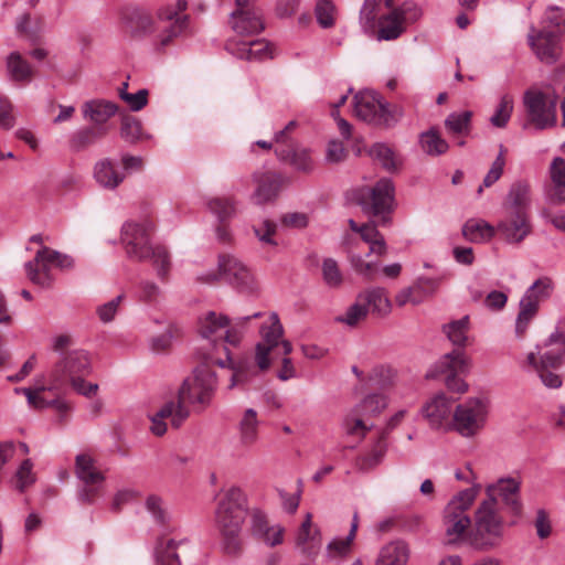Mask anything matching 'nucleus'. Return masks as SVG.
<instances>
[{"label": "nucleus", "instance_id": "nucleus-1", "mask_svg": "<svg viewBox=\"0 0 565 565\" xmlns=\"http://www.w3.org/2000/svg\"><path fill=\"white\" fill-rule=\"evenodd\" d=\"M262 316L260 312H255L250 316L236 318L230 324L226 316L210 311L200 320V334L207 341V345L211 347L204 353L203 359L216 363L220 367L234 370L230 388L248 380L249 366L247 362H241L237 366H234L226 343L232 345L238 344L247 323Z\"/></svg>", "mask_w": 565, "mask_h": 565}, {"label": "nucleus", "instance_id": "nucleus-2", "mask_svg": "<svg viewBox=\"0 0 565 565\" xmlns=\"http://www.w3.org/2000/svg\"><path fill=\"white\" fill-rule=\"evenodd\" d=\"M153 228L148 220L128 221L121 227L120 239L128 258L137 262L151 259L158 277L166 279L171 268L170 255L164 246L151 243Z\"/></svg>", "mask_w": 565, "mask_h": 565}, {"label": "nucleus", "instance_id": "nucleus-3", "mask_svg": "<svg viewBox=\"0 0 565 565\" xmlns=\"http://www.w3.org/2000/svg\"><path fill=\"white\" fill-rule=\"evenodd\" d=\"M247 515V499L238 487H231L221 497L215 510V524L223 537L227 555L237 556L243 545L239 537Z\"/></svg>", "mask_w": 565, "mask_h": 565}, {"label": "nucleus", "instance_id": "nucleus-4", "mask_svg": "<svg viewBox=\"0 0 565 565\" xmlns=\"http://www.w3.org/2000/svg\"><path fill=\"white\" fill-rule=\"evenodd\" d=\"M565 358V318L557 321L554 332L535 352L526 356L527 365L537 373L542 383L548 388H558L563 384L557 370Z\"/></svg>", "mask_w": 565, "mask_h": 565}, {"label": "nucleus", "instance_id": "nucleus-5", "mask_svg": "<svg viewBox=\"0 0 565 565\" xmlns=\"http://www.w3.org/2000/svg\"><path fill=\"white\" fill-rule=\"evenodd\" d=\"M505 533V521L497 503L483 500L479 503L473 525L467 535V544L479 552H489L501 545Z\"/></svg>", "mask_w": 565, "mask_h": 565}, {"label": "nucleus", "instance_id": "nucleus-6", "mask_svg": "<svg viewBox=\"0 0 565 565\" xmlns=\"http://www.w3.org/2000/svg\"><path fill=\"white\" fill-rule=\"evenodd\" d=\"M216 363L209 362L203 359L193 371V374L186 377L178 391L177 405H182L189 408L192 406L194 412L201 413L206 409L212 402L216 390V375L211 369Z\"/></svg>", "mask_w": 565, "mask_h": 565}, {"label": "nucleus", "instance_id": "nucleus-7", "mask_svg": "<svg viewBox=\"0 0 565 565\" xmlns=\"http://www.w3.org/2000/svg\"><path fill=\"white\" fill-rule=\"evenodd\" d=\"M479 486L465 489L455 495L445 507L441 518V526L448 544L457 545L467 543L470 532L471 519L468 510L477 498Z\"/></svg>", "mask_w": 565, "mask_h": 565}, {"label": "nucleus", "instance_id": "nucleus-8", "mask_svg": "<svg viewBox=\"0 0 565 565\" xmlns=\"http://www.w3.org/2000/svg\"><path fill=\"white\" fill-rule=\"evenodd\" d=\"M353 110L360 120L385 127L395 125L403 117L401 107L390 105L372 90H362L354 96Z\"/></svg>", "mask_w": 565, "mask_h": 565}, {"label": "nucleus", "instance_id": "nucleus-9", "mask_svg": "<svg viewBox=\"0 0 565 565\" xmlns=\"http://www.w3.org/2000/svg\"><path fill=\"white\" fill-rule=\"evenodd\" d=\"M490 412L486 397H469L455 406L451 431L463 438H473L487 425Z\"/></svg>", "mask_w": 565, "mask_h": 565}, {"label": "nucleus", "instance_id": "nucleus-10", "mask_svg": "<svg viewBox=\"0 0 565 565\" xmlns=\"http://www.w3.org/2000/svg\"><path fill=\"white\" fill-rule=\"evenodd\" d=\"M264 320L259 327V334L262 340L256 344L255 348V362L259 371H265L270 366L269 354L273 350L281 348L282 353L288 355L292 352V344L282 339L284 327L276 312H270L265 317L260 312Z\"/></svg>", "mask_w": 565, "mask_h": 565}, {"label": "nucleus", "instance_id": "nucleus-11", "mask_svg": "<svg viewBox=\"0 0 565 565\" xmlns=\"http://www.w3.org/2000/svg\"><path fill=\"white\" fill-rule=\"evenodd\" d=\"M217 271H207L199 277L203 282H216L224 279L241 291H253L255 279L252 270L236 256L222 254L218 256Z\"/></svg>", "mask_w": 565, "mask_h": 565}, {"label": "nucleus", "instance_id": "nucleus-12", "mask_svg": "<svg viewBox=\"0 0 565 565\" xmlns=\"http://www.w3.org/2000/svg\"><path fill=\"white\" fill-rule=\"evenodd\" d=\"M523 105L529 122L543 130L556 124L557 98L553 94L531 88L523 95Z\"/></svg>", "mask_w": 565, "mask_h": 565}, {"label": "nucleus", "instance_id": "nucleus-13", "mask_svg": "<svg viewBox=\"0 0 565 565\" xmlns=\"http://www.w3.org/2000/svg\"><path fill=\"white\" fill-rule=\"evenodd\" d=\"M74 472L82 483L77 493L78 499L87 504L94 503L95 499L103 490L106 480L105 473L89 454H79L76 456Z\"/></svg>", "mask_w": 565, "mask_h": 565}, {"label": "nucleus", "instance_id": "nucleus-14", "mask_svg": "<svg viewBox=\"0 0 565 565\" xmlns=\"http://www.w3.org/2000/svg\"><path fill=\"white\" fill-rule=\"evenodd\" d=\"M422 15L420 9L411 1L391 10L379 20L376 39L392 41L399 38L408 23H413Z\"/></svg>", "mask_w": 565, "mask_h": 565}, {"label": "nucleus", "instance_id": "nucleus-15", "mask_svg": "<svg viewBox=\"0 0 565 565\" xmlns=\"http://www.w3.org/2000/svg\"><path fill=\"white\" fill-rule=\"evenodd\" d=\"M186 8L185 0H177L158 10V21L163 24L158 36L160 46H168L175 38L185 32L189 25V15L184 13Z\"/></svg>", "mask_w": 565, "mask_h": 565}, {"label": "nucleus", "instance_id": "nucleus-16", "mask_svg": "<svg viewBox=\"0 0 565 565\" xmlns=\"http://www.w3.org/2000/svg\"><path fill=\"white\" fill-rule=\"evenodd\" d=\"M469 366L466 354L458 349L443 355L437 363L438 371L445 374L446 387L450 392L458 394H463L468 391V384L460 377V374L468 373Z\"/></svg>", "mask_w": 565, "mask_h": 565}, {"label": "nucleus", "instance_id": "nucleus-17", "mask_svg": "<svg viewBox=\"0 0 565 565\" xmlns=\"http://www.w3.org/2000/svg\"><path fill=\"white\" fill-rule=\"evenodd\" d=\"M522 479L520 477H503L486 487V500L498 504V499L514 515H521L523 503L521 500Z\"/></svg>", "mask_w": 565, "mask_h": 565}, {"label": "nucleus", "instance_id": "nucleus-18", "mask_svg": "<svg viewBox=\"0 0 565 565\" xmlns=\"http://www.w3.org/2000/svg\"><path fill=\"white\" fill-rule=\"evenodd\" d=\"M92 369L90 358L84 350H74L64 355L51 372L53 386L50 388H60L68 379L85 376Z\"/></svg>", "mask_w": 565, "mask_h": 565}, {"label": "nucleus", "instance_id": "nucleus-19", "mask_svg": "<svg viewBox=\"0 0 565 565\" xmlns=\"http://www.w3.org/2000/svg\"><path fill=\"white\" fill-rule=\"evenodd\" d=\"M428 426L434 430L451 431L455 406L445 393L439 392L431 396L420 409Z\"/></svg>", "mask_w": 565, "mask_h": 565}, {"label": "nucleus", "instance_id": "nucleus-20", "mask_svg": "<svg viewBox=\"0 0 565 565\" xmlns=\"http://www.w3.org/2000/svg\"><path fill=\"white\" fill-rule=\"evenodd\" d=\"M359 200L374 215L390 211L394 203V185L392 180L383 178L374 186L361 189Z\"/></svg>", "mask_w": 565, "mask_h": 565}, {"label": "nucleus", "instance_id": "nucleus-21", "mask_svg": "<svg viewBox=\"0 0 565 565\" xmlns=\"http://www.w3.org/2000/svg\"><path fill=\"white\" fill-rule=\"evenodd\" d=\"M249 531L254 537L270 547L284 542L285 527L280 524H269L266 513L258 508L249 511Z\"/></svg>", "mask_w": 565, "mask_h": 565}, {"label": "nucleus", "instance_id": "nucleus-22", "mask_svg": "<svg viewBox=\"0 0 565 565\" xmlns=\"http://www.w3.org/2000/svg\"><path fill=\"white\" fill-rule=\"evenodd\" d=\"M189 416L190 409L185 406L177 405L175 401L166 402L156 413L149 415L150 431L156 436H163L168 429V419L172 427L179 428Z\"/></svg>", "mask_w": 565, "mask_h": 565}, {"label": "nucleus", "instance_id": "nucleus-23", "mask_svg": "<svg viewBox=\"0 0 565 565\" xmlns=\"http://www.w3.org/2000/svg\"><path fill=\"white\" fill-rule=\"evenodd\" d=\"M255 190L250 196L255 204L273 202L279 195L284 184V177L274 171H262L253 174Z\"/></svg>", "mask_w": 565, "mask_h": 565}, {"label": "nucleus", "instance_id": "nucleus-24", "mask_svg": "<svg viewBox=\"0 0 565 565\" xmlns=\"http://www.w3.org/2000/svg\"><path fill=\"white\" fill-rule=\"evenodd\" d=\"M497 231L507 243L520 244L532 231L529 213L504 212Z\"/></svg>", "mask_w": 565, "mask_h": 565}, {"label": "nucleus", "instance_id": "nucleus-25", "mask_svg": "<svg viewBox=\"0 0 565 565\" xmlns=\"http://www.w3.org/2000/svg\"><path fill=\"white\" fill-rule=\"evenodd\" d=\"M527 40L541 62L545 64H554L559 58L562 50L557 35L553 32H535V30H532Z\"/></svg>", "mask_w": 565, "mask_h": 565}, {"label": "nucleus", "instance_id": "nucleus-26", "mask_svg": "<svg viewBox=\"0 0 565 565\" xmlns=\"http://www.w3.org/2000/svg\"><path fill=\"white\" fill-rule=\"evenodd\" d=\"M226 50L242 60L263 61L273 56L271 45L265 40L239 41L231 39L226 43Z\"/></svg>", "mask_w": 565, "mask_h": 565}, {"label": "nucleus", "instance_id": "nucleus-27", "mask_svg": "<svg viewBox=\"0 0 565 565\" xmlns=\"http://www.w3.org/2000/svg\"><path fill=\"white\" fill-rule=\"evenodd\" d=\"M53 264L50 257L43 253V246L36 252L33 260L25 264V271L29 279L43 288H50L55 277L52 274Z\"/></svg>", "mask_w": 565, "mask_h": 565}, {"label": "nucleus", "instance_id": "nucleus-28", "mask_svg": "<svg viewBox=\"0 0 565 565\" xmlns=\"http://www.w3.org/2000/svg\"><path fill=\"white\" fill-rule=\"evenodd\" d=\"M189 547L186 539L160 537L154 546V557L158 565H181L180 556Z\"/></svg>", "mask_w": 565, "mask_h": 565}, {"label": "nucleus", "instance_id": "nucleus-29", "mask_svg": "<svg viewBox=\"0 0 565 565\" xmlns=\"http://www.w3.org/2000/svg\"><path fill=\"white\" fill-rule=\"evenodd\" d=\"M52 386H53V381L51 380V384L47 387L44 385H38L35 387H24L21 390H17V392H22L25 395L30 406H32L34 408L42 409V408H47V407H54L58 413L70 412L71 406L68 405V403L66 401L61 399L58 397H54L52 399L45 398L44 394L46 392H53V391L57 390V388L50 390Z\"/></svg>", "mask_w": 565, "mask_h": 565}, {"label": "nucleus", "instance_id": "nucleus-30", "mask_svg": "<svg viewBox=\"0 0 565 565\" xmlns=\"http://www.w3.org/2000/svg\"><path fill=\"white\" fill-rule=\"evenodd\" d=\"M342 244L355 273L372 279L379 269V264L373 260H365V257L359 252V242L350 234L343 236Z\"/></svg>", "mask_w": 565, "mask_h": 565}, {"label": "nucleus", "instance_id": "nucleus-31", "mask_svg": "<svg viewBox=\"0 0 565 565\" xmlns=\"http://www.w3.org/2000/svg\"><path fill=\"white\" fill-rule=\"evenodd\" d=\"M6 71L8 78L20 85L30 84L34 76L33 67L18 51L11 52L6 57Z\"/></svg>", "mask_w": 565, "mask_h": 565}, {"label": "nucleus", "instance_id": "nucleus-32", "mask_svg": "<svg viewBox=\"0 0 565 565\" xmlns=\"http://www.w3.org/2000/svg\"><path fill=\"white\" fill-rule=\"evenodd\" d=\"M232 28L239 35H253L263 31L264 23L260 11L258 9L234 11Z\"/></svg>", "mask_w": 565, "mask_h": 565}, {"label": "nucleus", "instance_id": "nucleus-33", "mask_svg": "<svg viewBox=\"0 0 565 565\" xmlns=\"http://www.w3.org/2000/svg\"><path fill=\"white\" fill-rule=\"evenodd\" d=\"M319 536V530L312 529L311 514L307 513L305 521L301 523L297 532L296 546L303 555L313 557L318 554L320 548Z\"/></svg>", "mask_w": 565, "mask_h": 565}, {"label": "nucleus", "instance_id": "nucleus-34", "mask_svg": "<svg viewBox=\"0 0 565 565\" xmlns=\"http://www.w3.org/2000/svg\"><path fill=\"white\" fill-rule=\"evenodd\" d=\"M531 206V190L525 182H515L511 185L503 204L504 212L529 213Z\"/></svg>", "mask_w": 565, "mask_h": 565}, {"label": "nucleus", "instance_id": "nucleus-35", "mask_svg": "<svg viewBox=\"0 0 565 565\" xmlns=\"http://www.w3.org/2000/svg\"><path fill=\"white\" fill-rule=\"evenodd\" d=\"M85 119L94 124H105L110 117L118 111V106L106 99L87 100L82 106Z\"/></svg>", "mask_w": 565, "mask_h": 565}, {"label": "nucleus", "instance_id": "nucleus-36", "mask_svg": "<svg viewBox=\"0 0 565 565\" xmlns=\"http://www.w3.org/2000/svg\"><path fill=\"white\" fill-rule=\"evenodd\" d=\"M360 299L367 307V312L380 317L387 316L391 312L392 303L387 297V292L382 287L367 288L359 294Z\"/></svg>", "mask_w": 565, "mask_h": 565}, {"label": "nucleus", "instance_id": "nucleus-37", "mask_svg": "<svg viewBox=\"0 0 565 565\" xmlns=\"http://www.w3.org/2000/svg\"><path fill=\"white\" fill-rule=\"evenodd\" d=\"M409 558V548L403 541H392L379 552L375 565H406Z\"/></svg>", "mask_w": 565, "mask_h": 565}, {"label": "nucleus", "instance_id": "nucleus-38", "mask_svg": "<svg viewBox=\"0 0 565 565\" xmlns=\"http://www.w3.org/2000/svg\"><path fill=\"white\" fill-rule=\"evenodd\" d=\"M279 160L290 163L294 169L299 172L309 173L315 168L313 159L310 151L305 148L280 149L275 150Z\"/></svg>", "mask_w": 565, "mask_h": 565}, {"label": "nucleus", "instance_id": "nucleus-39", "mask_svg": "<svg viewBox=\"0 0 565 565\" xmlns=\"http://www.w3.org/2000/svg\"><path fill=\"white\" fill-rule=\"evenodd\" d=\"M94 178L96 182L109 190L116 189L125 179V174L109 159H103L95 164Z\"/></svg>", "mask_w": 565, "mask_h": 565}, {"label": "nucleus", "instance_id": "nucleus-40", "mask_svg": "<svg viewBox=\"0 0 565 565\" xmlns=\"http://www.w3.org/2000/svg\"><path fill=\"white\" fill-rule=\"evenodd\" d=\"M552 189L547 193V199L553 204L565 202V159L555 158L551 164Z\"/></svg>", "mask_w": 565, "mask_h": 565}, {"label": "nucleus", "instance_id": "nucleus-41", "mask_svg": "<svg viewBox=\"0 0 565 565\" xmlns=\"http://www.w3.org/2000/svg\"><path fill=\"white\" fill-rule=\"evenodd\" d=\"M370 416L356 411V405L343 418L342 427L347 435L363 438L371 429L366 418Z\"/></svg>", "mask_w": 565, "mask_h": 565}, {"label": "nucleus", "instance_id": "nucleus-42", "mask_svg": "<svg viewBox=\"0 0 565 565\" xmlns=\"http://www.w3.org/2000/svg\"><path fill=\"white\" fill-rule=\"evenodd\" d=\"M354 540L350 536L333 537L326 546L324 559L328 563H341L352 552Z\"/></svg>", "mask_w": 565, "mask_h": 565}, {"label": "nucleus", "instance_id": "nucleus-43", "mask_svg": "<svg viewBox=\"0 0 565 565\" xmlns=\"http://www.w3.org/2000/svg\"><path fill=\"white\" fill-rule=\"evenodd\" d=\"M495 228L482 220H469L462 227V235L472 243H483L493 237Z\"/></svg>", "mask_w": 565, "mask_h": 565}, {"label": "nucleus", "instance_id": "nucleus-44", "mask_svg": "<svg viewBox=\"0 0 565 565\" xmlns=\"http://www.w3.org/2000/svg\"><path fill=\"white\" fill-rule=\"evenodd\" d=\"M419 145L422 150L431 157L441 156L446 153L449 148L448 142L435 128H430L419 135Z\"/></svg>", "mask_w": 565, "mask_h": 565}, {"label": "nucleus", "instance_id": "nucleus-45", "mask_svg": "<svg viewBox=\"0 0 565 565\" xmlns=\"http://www.w3.org/2000/svg\"><path fill=\"white\" fill-rule=\"evenodd\" d=\"M360 239L369 245V252L366 257L375 255L377 257L385 256L387 253V245L383 234L377 230L374 222L363 231L360 235Z\"/></svg>", "mask_w": 565, "mask_h": 565}, {"label": "nucleus", "instance_id": "nucleus-46", "mask_svg": "<svg viewBox=\"0 0 565 565\" xmlns=\"http://www.w3.org/2000/svg\"><path fill=\"white\" fill-rule=\"evenodd\" d=\"M258 418L253 408H247L239 422V438L243 445H254L258 439Z\"/></svg>", "mask_w": 565, "mask_h": 565}, {"label": "nucleus", "instance_id": "nucleus-47", "mask_svg": "<svg viewBox=\"0 0 565 565\" xmlns=\"http://www.w3.org/2000/svg\"><path fill=\"white\" fill-rule=\"evenodd\" d=\"M514 108V98L511 94H503L490 117V124L495 128H505L511 119Z\"/></svg>", "mask_w": 565, "mask_h": 565}, {"label": "nucleus", "instance_id": "nucleus-48", "mask_svg": "<svg viewBox=\"0 0 565 565\" xmlns=\"http://www.w3.org/2000/svg\"><path fill=\"white\" fill-rule=\"evenodd\" d=\"M396 371L385 364H379L372 367L367 374V384L385 390L394 385Z\"/></svg>", "mask_w": 565, "mask_h": 565}, {"label": "nucleus", "instance_id": "nucleus-49", "mask_svg": "<svg viewBox=\"0 0 565 565\" xmlns=\"http://www.w3.org/2000/svg\"><path fill=\"white\" fill-rule=\"evenodd\" d=\"M321 277L323 284L330 289H339L344 276L338 262L333 258H324L321 263Z\"/></svg>", "mask_w": 565, "mask_h": 565}, {"label": "nucleus", "instance_id": "nucleus-50", "mask_svg": "<svg viewBox=\"0 0 565 565\" xmlns=\"http://www.w3.org/2000/svg\"><path fill=\"white\" fill-rule=\"evenodd\" d=\"M367 307L358 295L355 301L348 309L335 318V321L348 327H355L367 317Z\"/></svg>", "mask_w": 565, "mask_h": 565}, {"label": "nucleus", "instance_id": "nucleus-51", "mask_svg": "<svg viewBox=\"0 0 565 565\" xmlns=\"http://www.w3.org/2000/svg\"><path fill=\"white\" fill-rule=\"evenodd\" d=\"M209 211L223 223L234 216L236 203L228 198H212L206 202Z\"/></svg>", "mask_w": 565, "mask_h": 565}, {"label": "nucleus", "instance_id": "nucleus-52", "mask_svg": "<svg viewBox=\"0 0 565 565\" xmlns=\"http://www.w3.org/2000/svg\"><path fill=\"white\" fill-rule=\"evenodd\" d=\"M472 113L469 110L451 113L445 120V127L451 135H467L470 130Z\"/></svg>", "mask_w": 565, "mask_h": 565}, {"label": "nucleus", "instance_id": "nucleus-53", "mask_svg": "<svg viewBox=\"0 0 565 565\" xmlns=\"http://www.w3.org/2000/svg\"><path fill=\"white\" fill-rule=\"evenodd\" d=\"M277 224L271 220H263L253 226V232L263 246L276 247Z\"/></svg>", "mask_w": 565, "mask_h": 565}, {"label": "nucleus", "instance_id": "nucleus-54", "mask_svg": "<svg viewBox=\"0 0 565 565\" xmlns=\"http://www.w3.org/2000/svg\"><path fill=\"white\" fill-rule=\"evenodd\" d=\"M553 291V282L547 277H542L535 280L524 292L532 301L540 306L541 302L550 298Z\"/></svg>", "mask_w": 565, "mask_h": 565}, {"label": "nucleus", "instance_id": "nucleus-55", "mask_svg": "<svg viewBox=\"0 0 565 565\" xmlns=\"http://www.w3.org/2000/svg\"><path fill=\"white\" fill-rule=\"evenodd\" d=\"M369 154L372 159L379 161L386 170H393L398 164L394 151L385 143H374L369 149Z\"/></svg>", "mask_w": 565, "mask_h": 565}, {"label": "nucleus", "instance_id": "nucleus-56", "mask_svg": "<svg viewBox=\"0 0 565 565\" xmlns=\"http://www.w3.org/2000/svg\"><path fill=\"white\" fill-rule=\"evenodd\" d=\"M388 401L382 394H370L358 405L356 411L367 414L370 417L379 415L387 407Z\"/></svg>", "mask_w": 565, "mask_h": 565}, {"label": "nucleus", "instance_id": "nucleus-57", "mask_svg": "<svg viewBox=\"0 0 565 565\" xmlns=\"http://www.w3.org/2000/svg\"><path fill=\"white\" fill-rule=\"evenodd\" d=\"M469 326L468 316L445 326V332L452 344L462 347L467 341V331Z\"/></svg>", "mask_w": 565, "mask_h": 565}, {"label": "nucleus", "instance_id": "nucleus-58", "mask_svg": "<svg viewBox=\"0 0 565 565\" xmlns=\"http://www.w3.org/2000/svg\"><path fill=\"white\" fill-rule=\"evenodd\" d=\"M544 22L550 29L546 32H553L557 36L565 33V9L548 7L544 13Z\"/></svg>", "mask_w": 565, "mask_h": 565}, {"label": "nucleus", "instance_id": "nucleus-59", "mask_svg": "<svg viewBox=\"0 0 565 565\" xmlns=\"http://www.w3.org/2000/svg\"><path fill=\"white\" fill-rule=\"evenodd\" d=\"M504 152H505V149L501 145L500 152H499L498 157L492 162V166H491L490 170L488 171V173L486 174L482 184L478 188V191H477L478 194L482 193L483 188L491 186L501 178V175L503 173L504 166H505Z\"/></svg>", "mask_w": 565, "mask_h": 565}, {"label": "nucleus", "instance_id": "nucleus-60", "mask_svg": "<svg viewBox=\"0 0 565 565\" xmlns=\"http://www.w3.org/2000/svg\"><path fill=\"white\" fill-rule=\"evenodd\" d=\"M386 444L379 440L372 450L359 459V467L364 470L372 469L380 465L386 455Z\"/></svg>", "mask_w": 565, "mask_h": 565}, {"label": "nucleus", "instance_id": "nucleus-61", "mask_svg": "<svg viewBox=\"0 0 565 565\" xmlns=\"http://www.w3.org/2000/svg\"><path fill=\"white\" fill-rule=\"evenodd\" d=\"M120 135L128 142H136L142 139L141 122L131 116L124 117L121 121Z\"/></svg>", "mask_w": 565, "mask_h": 565}, {"label": "nucleus", "instance_id": "nucleus-62", "mask_svg": "<svg viewBox=\"0 0 565 565\" xmlns=\"http://www.w3.org/2000/svg\"><path fill=\"white\" fill-rule=\"evenodd\" d=\"M334 6L329 0L318 1L315 13L319 25L323 29L331 28L334 24Z\"/></svg>", "mask_w": 565, "mask_h": 565}, {"label": "nucleus", "instance_id": "nucleus-63", "mask_svg": "<svg viewBox=\"0 0 565 565\" xmlns=\"http://www.w3.org/2000/svg\"><path fill=\"white\" fill-rule=\"evenodd\" d=\"M423 286L422 282L412 287L402 289L395 297L397 306L403 307L407 303L418 305L423 301Z\"/></svg>", "mask_w": 565, "mask_h": 565}, {"label": "nucleus", "instance_id": "nucleus-64", "mask_svg": "<svg viewBox=\"0 0 565 565\" xmlns=\"http://www.w3.org/2000/svg\"><path fill=\"white\" fill-rule=\"evenodd\" d=\"M98 137L99 134L93 128H84L72 136L70 143L74 150L78 151L94 143Z\"/></svg>", "mask_w": 565, "mask_h": 565}]
</instances>
